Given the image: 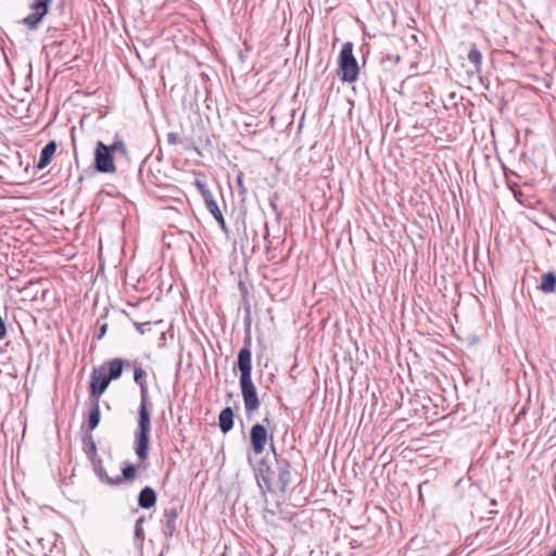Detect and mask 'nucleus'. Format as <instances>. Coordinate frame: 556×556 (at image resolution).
Wrapping results in <instances>:
<instances>
[{
    "label": "nucleus",
    "instance_id": "nucleus-1",
    "mask_svg": "<svg viewBox=\"0 0 556 556\" xmlns=\"http://www.w3.org/2000/svg\"><path fill=\"white\" fill-rule=\"evenodd\" d=\"M123 368L124 361L122 358H113L92 370L90 376V395L96 397V404L88 417L90 430L96 429L100 422V407L98 403L100 395L105 392L112 380L121 377Z\"/></svg>",
    "mask_w": 556,
    "mask_h": 556
},
{
    "label": "nucleus",
    "instance_id": "nucleus-2",
    "mask_svg": "<svg viewBox=\"0 0 556 556\" xmlns=\"http://www.w3.org/2000/svg\"><path fill=\"white\" fill-rule=\"evenodd\" d=\"M239 383L248 415L254 414L261 406L256 387L252 380V353L249 346H243L238 353Z\"/></svg>",
    "mask_w": 556,
    "mask_h": 556
},
{
    "label": "nucleus",
    "instance_id": "nucleus-3",
    "mask_svg": "<svg viewBox=\"0 0 556 556\" xmlns=\"http://www.w3.org/2000/svg\"><path fill=\"white\" fill-rule=\"evenodd\" d=\"M141 401L139 405L138 426L135 431L134 448L140 462H146L149 457L151 414L148 409V386L141 383Z\"/></svg>",
    "mask_w": 556,
    "mask_h": 556
},
{
    "label": "nucleus",
    "instance_id": "nucleus-4",
    "mask_svg": "<svg viewBox=\"0 0 556 556\" xmlns=\"http://www.w3.org/2000/svg\"><path fill=\"white\" fill-rule=\"evenodd\" d=\"M353 43H343L338 58L337 75L343 83H355L359 76V66L353 54Z\"/></svg>",
    "mask_w": 556,
    "mask_h": 556
},
{
    "label": "nucleus",
    "instance_id": "nucleus-5",
    "mask_svg": "<svg viewBox=\"0 0 556 556\" xmlns=\"http://www.w3.org/2000/svg\"><path fill=\"white\" fill-rule=\"evenodd\" d=\"M275 425L273 420L266 416L263 424H255L250 430V441L253 453L260 455L265 451L268 439L273 441Z\"/></svg>",
    "mask_w": 556,
    "mask_h": 556
},
{
    "label": "nucleus",
    "instance_id": "nucleus-6",
    "mask_svg": "<svg viewBox=\"0 0 556 556\" xmlns=\"http://www.w3.org/2000/svg\"><path fill=\"white\" fill-rule=\"evenodd\" d=\"M123 142H114L111 147L99 141L94 152L96 168L101 173H114L116 167L113 161V152L123 149Z\"/></svg>",
    "mask_w": 556,
    "mask_h": 556
},
{
    "label": "nucleus",
    "instance_id": "nucleus-7",
    "mask_svg": "<svg viewBox=\"0 0 556 556\" xmlns=\"http://www.w3.org/2000/svg\"><path fill=\"white\" fill-rule=\"evenodd\" d=\"M52 0H34L30 5L31 13L27 15L23 23L30 29H36L43 16L48 13Z\"/></svg>",
    "mask_w": 556,
    "mask_h": 556
},
{
    "label": "nucleus",
    "instance_id": "nucleus-8",
    "mask_svg": "<svg viewBox=\"0 0 556 556\" xmlns=\"http://www.w3.org/2000/svg\"><path fill=\"white\" fill-rule=\"evenodd\" d=\"M276 482L271 491L285 492L291 482V465L286 459H277Z\"/></svg>",
    "mask_w": 556,
    "mask_h": 556
},
{
    "label": "nucleus",
    "instance_id": "nucleus-9",
    "mask_svg": "<svg viewBox=\"0 0 556 556\" xmlns=\"http://www.w3.org/2000/svg\"><path fill=\"white\" fill-rule=\"evenodd\" d=\"M197 186L199 187V189L201 190V193L204 198V202H205V206L206 208L208 210V212L215 217L222 215V211L219 210L216 201L214 200L212 193L204 188L203 184H201L200 181H197Z\"/></svg>",
    "mask_w": 556,
    "mask_h": 556
},
{
    "label": "nucleus",
    "instance_id": "nucleus-10",
    "mask_svg": "<svg viewBox=\"0 0 556 556\" xmlns=\"http://www.w3.org/2000/svg\"><path fill=\"white\" fill-rule=\"evenodd\" d=\"M156 503V493L150 486H144L138 496V504L141 508L149 509Z\"/></svg>",
    "mask_w": 556,
    "mask_h": 556
},
{
    "label": "nucleus",
    "instance_id": "nucleus-11",
    "mask_svg": "<svg viewBox=\"0 0 556 556\" xmlns=\"http://www.w3.org/2000/svg\"><path fill=\"white\" fill-rule=\"evenodd\" d=\"M55 152H56V143H55V141H50L49 143H47L43 147V149L41 150L37 167L40 168V169L47 167L50 164V162H51L52 157L54 156Z\"/></svg>",
    "mask_w": 556,
    "mask_h": 556
},
{
    "label": "nucleus",
    "instance_id": "nucleus-12",
    "mask_svg": "<svg viewBox=\"0 0 556 556\" xmlns=\"http://www.w3.org/2000/svg\"><path fill=\"white\" fill-rule=\"evenodd\" d=\"M218 426L223 433L229 432L233 427V412L231 407L224 408L218 417Z\"/></svg>",
    "mask_w": 556,
    "mask_h": 556
},
{
    "label": "nucleus",
    "instance_id": "nucleus-13",
    "mask_svg": "<svg viewBox=\"0 0 556 556\" xmlns=\"http://www.w3.org/2000/svg\"><path fill=\"white\" fill-rule=\"evenodd\" d=\"M543 293H553L556 291V274L554 271L545 273L539 286Z\"/></svg>",
    "mask_w": 556,
    "mask_h": 556
},
{
    "label": "nucleus",
    "instance_id": "nucleus-14",
    "mask_svg": "<svg viewBox=\"0 0 556 556\" xmlns=\"http://www.w3.org/2000/svg\"><path fill=\"white\" fill-rule=\"evenodd\" d=\"M260 475L266 485V488L271 491L273 484L276 482V471L273 470L270 467L265 466L263 463L260 466Z\"/></svg>",
    "mask_w": 556,
    "mask_h": 556
},
{
    "label": "nucleus",
    "instance_id": "nucleus-15",
    "mask_svg": "<svg viewBox=\"0 0 556 556\" xmlns=\"http://www.w3.org/2000/svg\"><path fill=\"white\" fill-rule=\"evenodd\" d=\"M467 58L470 61V63H472L473 66L477 70L480 68L481 63H482V54H481V52L479 51V49L477 48L476 45H471Z\"/></svg>",
    "mask_w": 556,
    "mask_h": 556
},
{
    "label": "nucleus",
    "instance_id": "nucleus-16",
    "mask_svg": "<svg viewBox=\"0 0 556 556\" xmlns=\"http://www.w3.org/2000/svg\"><path fill=\"white\" fill-rule=\"evenodd\" d=\"M161 325H162V320H157V321H154V323H138V321H134V326H135L136 330L140 334H144V333L151 331L152 327H156V326H161Z\"/></svg>",
    "mask_w": 556,
    "mask_h": 556
},
{
    "label": "nucleus",
    "instance_id": "nucleus-17",
    "mask_svg": "<svg viewBox=\"0 0 556 556\" xmlns=\"http://www.w3.org/2000/svg\"><path fill=\"white\" fill-rule=\"evenodd\" d=\"M136 471H137V467L135 465H131V464L126 465L122 470L123 479L127 480V481L132 480L136 476Z\"/></svg>",
    "mask_w": 556,
    "mask_h": 556
},
{
    "label": "nucleus",
    "instance_id": "nucleus-18",
    "mask_svg": "<svg viewBox=\"0 0 556 556\" xmlns=\"http://www.w3.org/2000/svg\"><path fill=\"white\" fill-rule=\"evenodd\" d=\"M144 375V370L141 367L135 369L134 380L136 381L137 384H139V387L141 386V383H147L146 380L143 379Z\"/></svg>",
    "mask_w": 556,
    "mask_h": 556
},
{
    "label": "nucleus",
    "instance_id": "nucleus-19",
    "mask_svg": "<svg viewBox=\"0 0 556 556\" xmlns=\"http://www.w3.org/2000/svg\"><path fill=\"white\" fill-rule=\"evenodd\" d=\"M7 336V327H5V324L2 319V317L0 316V340H3Z\"/></svg>",
    "mask_w": 556,
    "mask_h": 556
},
{
    "label": "nucleus",
    "instance_id": "nucleus-20",
    "mask_svg": "<svg viewBox=\"0 0 556 556\" xmlns=\"http://www.w3.org/2000/svg\"><path fill=\"white\" fill-rule=\"evenodd\" d=\"M167 140L169 143L175 144L180 141V138L177 134H168Z\"/></svg>",
    "mask_w": 556,
    "mask_h": 556
},
{
    "label": "nucleus",
    "instance_id": "nucleus-21",
    "mask_svg": "<svg viewBox=\"0 0 556 556\" xmlns=\"http://www.w3.org/2000/svg\"><path fill=\"white\" fill-rule=\"evenodd\" d=\"M108 331V324H103L100 326V333L98 336V339H102Z\"/></svg>",
    "mask_w": 556,
    "mask_h": 556
},
{
    "label": "nucleus",
    "instance_id": "nucleus-22",
    "mask_svg": "<svg viewBox=\"0 0 556 556\" xmlns=\"http://www.w3.org/2000/svg\"><path fill=\"white\" fill-rule=\"evenodd\" d=\"M215 219L217 220V223L220 225V227L223 229H226V222H225V218H224L223 214L217 216V217H215Z\"/></svg>",
    "mask_w": 556,
    "mask_h": 556
},
{
    "label": "nucleus",
    "instance_id": "nucleus-23",
    "mask_svg": "<svg viewBox=\"0 0 556 556\" xmlns=\"http://www.w3.org/2000/svg\"><path fill=\"white\" fill-rule=\"evenodd\" d=\"M546 556H556V548L553 552H551L549 554H547Z\"/></svg>",
    "mask_w": 556,
    "mask_h": 556
}]
</instances>
